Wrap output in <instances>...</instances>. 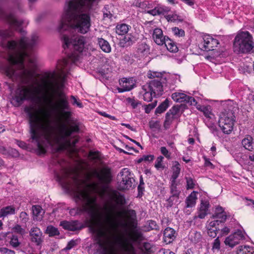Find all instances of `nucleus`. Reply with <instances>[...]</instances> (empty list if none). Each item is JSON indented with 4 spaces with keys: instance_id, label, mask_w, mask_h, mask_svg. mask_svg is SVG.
Wrapping results in <instances>:
<instances>
[{
    "instance_id": "f257e3e1",
    "label": "nucleus",
    "mask_w": 254,
    "mask_h": 254,
    "mask_svg": "<svg viewBox=\"0 0 254 254\" xmlns=\"http://www.w3.org/2000/svg\"><path fill=\"white\" fill-rule=\"evenodd\" d=\"M37 39L38 37L34 36L31 39L23 37L18 43H8V60L12 65L5 72L9 77L19 76L32 82L17 89L12 102L18 106L24 100H30L41 105L30 115L29 123L32 141L36 144L38 153L42 154L49 146L56 151L66 149L70 145L67 138L77 127L60 124L54 116L68 106L67 98L62 91L65 76L64 69L67 64V60L59 61L57 70L45 73L40 81L33 77L31 68L35 65L36 59L27 49L34 46Z\"/></svg>"
},
{
    "instance_id": "f03ea898",
    "label": "nucleus",
    "mask_w": 254,
    "mask_h": 254,
    "mask_svg": "<svg viewBox=\"0 0 254 254\" xmlns=\"http://www.w3.org/2000/svg\"><path fill=\"white\" fill-rule=\"evenodd\" d=\"M93 177L102 183H109L112 180L111 170L107 167H103L99 171L94 170L86 173L84 178L74 176L70 181L67 180L69 175L65 171L62 176L58 175L56 178L65 190L73 193L77 200L82 201L83 211L87 212L91 216L94 233L100 237L114 236L118 234V229L122 227L131 239L136 240L139 234L135 230V211H126L120 208L124 200L122 196L116 194L113 199L119 208L110 204H106L101 208L96 203L97 196L103 197L106 189L100 188L98 184L93 182L91 179Z\"/></svg>"
},
{
    "instance_id": "7ed1b4c3",
    "label": "nucleus",
    "mask_w": 254,
    "mask_h": 254,
    "mask_svg": "<svg viewBox=\"0 0 254 254\" xmlns=\"http://www.w3.org/2000/svg\"><path fill=\"white\" fill-rule=\"evenodd\" d=\"M98 0H66L59 25V31L72 28L84 34L90 30L91 20L86 12L95 4Z\"/></svg>"
},
{
    "instance_id": "20e7f679",
    "label": "nucleus",
    "mask_w": 254,
    "mask_h": 254,
    "mask_svg": "<svg viewBox=\"0 0 254 254\" xmlns=\"http://www.w3.org/2000/svg\"><path fill=\"white\" fill-rule=\"evenodd\" d=\"M234 48L235 51L238 52H250L254 48L252 36L247 31H240L235 37Z\"/></svg>"
},
{
    "instance_id": "39448f33",
    "label": "nucleus",
    "mask_w": 254,
    "mask_h": 254,
    "mask_svg": "<svg viewBox=\"0 0 254 254\" xmlns=\"http://www.w3.org/2000/svg\"><path fill=\"white\" fill-rule=\"evenodd\" d=\"M62 39L64 43V48H68L72 46L74 50L82 53L86 50H88L90 45L86 41L85 37L77 34H64L63 36Z\"/></svg>"
},
{
    "instance_id": "423d86ee",
    "label": "nucleus",
    "mask_w": 254,
    "mask_h": 254,
    "mask_svg": "<svg viewBox=\"0 0 254 254\" xmlns=\"http://www.w3.org/2000/svg\"><path fill=\"white\" fill-rule=\"evenodd\" d=\"M116 246L112 247L106 254H135L132 245L124 235L116 237Z\"/></svg>"
},
{
    "instance_id": "0eeeda50",
    "label": "nucleus",
    "mask_w": 254,
    "mask_h": 254,
    "mask_svg": "<svg viewBox=\"0 0 254 254\" xmlns=\"http://www.w3.org/2000/svg\"><path fill=\"white\" fill-rule=\"evenodd\" d=\"M235 122L233 113L231 111H225L220 115L218 125L224 133L229 134L233 130Z\"/></svg>"
},
{
    "instance_id": "6e6552de",
    "label": "nucleus",
    "mask_w": 254,
    "mask_h": 254,
    "mask_svg": "<svg viewBox=\"0 0 254 254\" xmlns=\"http://www.w3.org/2000/svg\"><path fill=\"white\" fill-rule=\"evenodd\" d=\"M219 44V42L216 38L205 34L200 39L198 47L200 50L207 52L215 50Z\"/></svg>"
},
{
    "instance_id": "1a4fd4ad",
    "label": "nucleus",
    "mask_w": 254,
    "mask_h": 254,
    "mask_svg": "<svg viewBox=\"0 0 254 254\" xmlns=\"http://www.w3.org/2000/svg\"><path fill=\"white\" fill-rule=\"evenodd\" d=\"M119 176L121 177L120 188L121 190L128 189L131 187L134 182L133 174L127 168H124L120 172Z\"/></svg>"
},
{
    "instance_id": "9d476101",
    "label": "nucleus",
    "mask_w": 254,
    "mask_h": 254,
    "mask_svg": "<svg viewBox=\"0 0 254 254\" xmlns=\"http://www.w3.org/2000/svg\"><path fill=\"white\" fill-rule=\"evenodd\" d=\"M223 223L218 219L207 221L205 227L208 235L210 237L215 238Z\"/></svg>"
},
{
    "instance_id": "9b49d317",
    "label": "nucleus",
    "mask_w": 254,
    "mask_h": 254,
    "mask_svg": "<svg viewBox=\"0 0 254 254\" xmlns=\"http://www.w3.org/2000/svg\"><path fill=\"white\" fill-rule=\"evenodd\" d=\"M244 239V233L240 230H238L226 237L224 241V244L226 246L233 248L239 244L241 241Z\"/></svg>"
},
{
    "instance_id": "f8f14e48",
    "label": "nucleus",
    "mask_w": 254,
    "mask_h": 254,
    "mask_svg": "<svg viewBox=\"0 0 254 254\" xmlns=\"http://www.w3.org/2000/svg\"><path fill=\"white\" fill-rule=\"evenodd\" d=\"M172 99L176 102H183L186 101L191 105H196V101L192 97L187 96L184 92L179 91L174 92L172 94Z\"/></svg>"
},
{
    "instance_id": "ddd939ff",
    "label": "nucleus",
    "mask_w": 254,
    "mask_h": 254,
    "mask_svg": "<svg viewBox=\"0 0 254 254\" xmlns=\"http://www.w3.org/2000/svg\"><path fill=\"white\" fill-rule=\"evenodd\" d=\"M31 241L37 245H40L43 242V234L40 228L33 227L29 232Z\"/></svg>"
},
{
    "instance_id": "4468645a",
    "label": "nucleus",
    "mask_w": 254,
    "mask_h": 254,
    "mask_svg": "<svg viewBox=\"0 0 254 254\" xmlns=\"http://www.w3.org/2000/svg\"><path fill=\"white\" fill-rule=\"evenodd\" d=\"M120 87L118 88L119 92H123L132 89L134 85V82L131 78H123L120 80Z\"/></svg>"
},
{
    "instance_id": "2eb2a0df",
    "label": "nucleus",
    "mask_w": 254,
    "mask_h": 254,
    "mask_svg": "<svg viewBox=\"0 0 254 254\" xmlns=\"http://www.w3.org/2000/svg\"><path fill=\"white\" fill-rule=\"evenodd\" d=\"M147 85L149 87L154 96H160L162 94L163 86L161 82L160 81L152 80Z\"/></svg>"
},
{
    "instance_id": "dca6fc26",
    "label": "nucleus",
    "mask_w": 254,
    "mask_h": 254,
    "mask_svg": "<svg viewBox=\"0 0 254 254\" xmlns=\"http://www.w3.org/2000/svg\"><path fill=\"white\" fill-rule=\"evenodd\" d=\"M152 36L154 42L158 45H163L167 37L163 35L162 29L158 28L154 29Z\"/></svg>"
},
{
    "instance_id": "f3484780",
    "label": "nucleus",
    "mask_w": 254,
    "mask_h": 254,
    "mask_svg": "<svg viewBox=\"0 0 254 254\" xmlns=\"http://www.w3.org/2000/svg\"><path fill=\"white\" fill-rule=\"evenodd\" d=\"M152 7H148L147 9H145L146 13H149L153 16L157 15H163L167 14L170 10V8L168 7L162 5H159L151 9Z\"/></svg>"
},
{
    "instance_id": "a211bd4d",
    "label": "nucleus",
    "mask_w": 254,
    "mask_h": 254,
    "mask_svg": "<svg viewBox=\"0 0 254 254\" xmlns=\"http://www.w3.org/2000/svg\"><path fill=\"white\" fill-rule=\"evenodd\" d=\"M196 109L202 112L204 116L208 119L213 120L215 119V116L212 112L211 108L210 106H201L199 104L195 105Z\"/></svg>"
},
{
    "instance_id": "6ab92c4d",
    "label": "nucleus",
    "mask_w": 254,
    "mask_h": 254,
    "mask_svg": "<svg viewBox=\"0 0 254 254\" xmlns=\"http://www.w3.org/2000/svg\"><path fill=\"white\" fill-rule=\"evenodd\" d=\"M175 231L170 227L165 229L164 232V241L166 244H170L175 239Z\"/></svg>"
},
{
    "instance_id": "aec40b11",
    "label": "nucleus",
    "mask_w": 254,
    "mask_h": 254,
    "mask_svg": "<svg viewBox=\"0 0 254 254\" xmlns=\"http://www.w3.org/2000/svg\"><path fill=\"white\" fill-rule=\"evenodd\" d=\"M209 203L207 200H201L200 207L198 211L197 217L200 219L204 218L207 214Z\"/></svg>"
},
{
    "instance_id": "412c9836",
    "label": "nucleus",
    "mask_w": 254,
    "mask_h": 254,
    "mask_svg": "<svg viewBox=\"0 0 254 254\" xmlns=\"http://www.w3.org/2000/svg\"><path fill=\"white\" fill-rule=\"evenodd\" d=\"M147 76L149 78L160 81V82L165 80V73L164 72H157L155 71L149 70L147 73Z\"/></svg>"
},
{
    "instance_id": "4be33fe9",
    "label": "nucleus",
    "mask_w": 254,
    "mask_h": 254,
    "mask_svg": "<svg viewBox=\"0 0 254 254\" xmlns=\"http://www.w3.org/2000/svg\"><path fill=\"white\" fill-rule=\"evenodd\" d=\"M143 99L146 102H150L154 96L153 94L151 91L149 87L148 86L147 84L144 85L142 87V89L141 92Z\"/></svg>"
},
{
    "instance_id": "5701e85b",
    "label": "nucleus",
    "mask_w": 254,
    "mask_h": 254,
    "mask_svg": "<svg viewBox=\"0 0 254 254\" xmlns=\"http://www.w3.org/2000/svg\"><path fill=\"white\" fill-rule=\"evenodd\" d=\"M213 217L214 218L220 219L219 220L221 222H224L226 219V213L222 207L217 206L216 207Z\"/></svg>"
},
{
    "instance_id": "b1692460",
    "label": "nucleus",
    "mask_w": 254,
    "mask_h": 254,
    "mask_svg": "<svg viewBox=\"0 0 254 254\" xmlns=\"http://www.w3.org/2000/svg\"><path fill=\"white\" fill-rule=\"evenodd\" d=\"M242 144L244 147L249 150H254V142L252 136L247 135L242 141Z\"/></svg>"
},
{
    "instance_id": "393cba45",
    "label": "nucleus",
    "mask_w": 254,
    "mask_h": 254,
    "mask_svg": "<svg viewBox=\"0 0 254 254\" xmlns=\"http://www.w3.org/2000/svg\"><path fill=\"white\" fill-rule=\"evenodd\" d=\"M15 212V208L12 206L3 207L0 209V218H4L8 215L14 214Z\"/></svg>"
},
{
    "instance_id": "a878e982",
    "label": "nucleus",
    "mask_w": 254,
    "mask_h": 254,
    "mask_svg": "<svg viewBox=\"0 0 254 254\" xmlns=\"http://www.w3.org/2000/svg\"><path fill=\"white\" fill-rule=\"evenodd\" d=\"M32 212L34 219L37 221L42 220L44 212L40 206L34 205L32 207Z\"/></svg>"
},
{
    "instance_id": "bb28decb",
    "label": "nucleus",
    "mask_w": 254,
    "mask_h": 254,
    "mask_svg": "<svg viewBox=\"0 0 254 254\" xmlns=\"http://www.w3.org/2000/svg\"><path fill=\"white\" fill-rule=\"evenodd\" d=\"M97 43L101 49L105 53H109L111 51V47L109 42L103 38H98Z\"/></svg>"
},
{
    "instance_id": "cd10ccee",
    "label": "nucleus",
    "mask_w": 254,
    "mask_h": 254,
    "mask_svg": "<svg viewBox=\"0 0 254 254\" xmlns=\"http://www.w3.org/2000/svg\"><path fill=\"white\" fill-rule=\"evenodd\" d=\"M77 223V221H63L61 222L60 225L64 229L70 231H75L78 228Z\"/></svg>"
},
{
    "instance_id": "c85d7f7f",
    "label": "nucleus",
    "mask_w": 254,
    "mask_h": 254,
    "mask_svg": "<svg viewBox=\"0 0 254 254\" xmlns=\"http://www.w3.org/2000/svg\"><path fill=\"white\" fill-rule=\"evenodd\" d=\"M197 192L192 191L187 198L186 203L188 207H192L195 206L197 197Z\"/></svg>"
},
{
    "instance_id": "c756f323",
    "label": "nucleus",
    "mask_w": 254,
    "mask_h": 254,
    "mask_svg": "<svg viewBox=\"0 0 254 254\" xmlns=\"http://www.w3.org/2000/svg\"><path fill=\"white\" fill-rule=\"evenodd\" d=\"M164 44H165L167 50L170 52L176 53L178 51L176 44L168 37H167V39Z\"/></svg>"
},
{
    "instance_id": "7c9ffc66",
    "label": "nucleus",
    "mask_w": 254,
    "mask_h": 254,
    "mask_svg": "<svg viewBox=\"0 0 254 254\" xmlns=\"http://www.w3.org/2000/svg\"><path fill=\"white\" fill-rule=\"evenodd\" d=\"M171 192L172 195L170 197L169 200L172 202L175 201L174 203L176 204L179 202L178 200L179 199L178 196L179 194V191L177 190L176 182H172Z\"/></svg>"
},
{
    "instance_id": "2f4dec72",
    "label": "nucleus",
    "mask_w": 254,
    "mask_h": 254,
    "mask_svg": "<svg viewBox=\"0 0 254 254\" xmlns=\"http://www.w3.org/2000/svg\"><path fill=\"white\" fill-rule=\"evenodd\" d=\"M254 250L253 247L244 245L238 247L237 254H254Z\"/></svg>"
},
{
    "instance_id": "473e14b6",
    "label": "nucleus",
    "mask_w": 254,
    "mask_h": 254,
    "mask_svg": "<svg viewBox=\"0 0 254 254\" xmlns=\"http://www.w3.org/2000/svg\"><path fill=\"white\" fill-rule=\"evenodd\" d=\"M173 174L171 177L172 182H175L176 179L178 177L180 173V164L176 162L172 168Z\"/></svg>"
},
{
    "instance_id": "72a5a7b5",
    "label": "nucleus",
    "mask_w": 254,
    "mask_h": 254,
    "mask_svg": "<svg viewBox=\"0 0 254 254\" xmlns=\"http://www.w3.org/2000/svg\"><path fill=\"white\" fill-rule=\"evenodd\" d=\"M149 47L144 43L139 44L137 47V53L140 56H144L149 53Z\"/></svg>"
},
{
    "instance_id": "f704fd0d",
    "label": "nucleus",
    "mask_w": 254,
    "mask_h": 254,
    "mask_svg": "<svg viewBox=\"0 0 254 254\" xmlns=\"http://www.w3.org/2000/svg\"><path fill=\"white\" fill-rule=\"evenodd\" d=\"M129 30V26L126 24H119L116 27V32L118 34L123 35L127 34Z\"/></svg>"
},
{
    "instance_id": "c9c22d12",
    "label": "nucleus",
    "mask_w": 254,
    "mask_h": 254,
    "mask_svg": "<svg viewBox=\"0 0 254 254\" xmlns=\"http://www.w3.org/2000/svg\"><path fill=\"white\" fill-rule=\"evenodd\" d=\"M168 21L175 22L180 20V16H178L175 12L169 11L165 14H163Z\"/></svg>"
},
{
    "instance_id": "e433bc0d",
    "label": "nucleus",
    "mask_w": 254,
    "mask_h": 254,
    "mask_svg": "<svg viewBox=\"0 0 254 254\" xmlns=\"http://www.w3.org/2000/svg\"><path fill=\"white\" fill-rule=\"evenodd\" d=\"M169 107V101L166 99L163 103H162L156 109L155 112L156 114H160L166 111Z\"/></svg>"
},
{
    "instance_id": "4c0bfd02",
    "label": "nucleus",
    "mask_w": 254,
    "mask_h": 254,
    "mask_svg": "<svg viewBox=\"0 0 254 254\" xmlns=\"http://www.w3.org/2000/svg\"><path fill=\"white\" fill-rule=\"evenodd\" d=\"M164 157L162 156H158L155 163V167L157 170H163L165 168V166L163 163Z\"/></svg>"
},
{
    "instance_id": "58836bf2",
    "label": "nucleus",
    "mask_w": 254,
    "mask_h": 254,
    "mask_svg": "<svg viewBox=\"0 0 254 254\" xmlns=\"http://www.w3.org/2000/svg\"><path fill=\"white\" fill-rule=\"evenodd\" d=\"M46 233L48 234L50 236H54L58 235L59 232L57 228L52 226H49L46 230Z\"/></svg>"
},
{
    "instance_id": "ea45409f",
    "label": "nucleus",
    "mask_w": 254,
    "mask_h": 254,
    "mask_svg": "<svg viewBox=\"0 0 254 254\" xmlns=\"http://www.w3.org/2000/svg\"><path fill=\"white\" fill-rule=\"evenodd\" d=\"M220 249V241L219 240V237L216 238L212 245V251L215 252H218Z\"/></svg>"
},
{
    "instance_id": "a19ab883",
    "label": "nucleus",
    "mask_w": 254,
    "mask_h": 254,
    "mask_svg": "<svg viewBox=\"0 0 254 254\" xmlns=\"http://www.w3.org/2000/svg\"><path fill=\"white\" fill-rule=\"evenodd\" d=\"M154 159V156L153 155H144L142 157L140 158L138 161V163H141L143 161L145 162H152Z\"/></svg>"
},
{
    "instance_id": "79ce46f5",
    "label": "nucleus",
    "mask_w": 254,
    "mask_h": 254,
    "mask_svg": "<svg viewBox=\"0 0 254 254\" xmlns=\"http://www.w3.org/2000/svg\"><path fill=\"white\" fill-rule=\"evenodd\" d=\"M124 40L127 45H130L135 40V38L131 34H127L124 38Z\"/></svg>"
},
{
    "instance_id": "37998d69",
    "label": "nucleus",
    "mask_w": 254,
    "mask_h": 254,
    "mask_svg": "<svg viewBox=\"0 0 254 254\" xmlns=\"http://www.w3.org/2000/svg\"><path fill=\"white\" fill-rule=\"evenodd\" d=\"M173 34L178 37H183L185 35V32L183 30L178 27H173L172 29Z\"/></svg>"
},
{
    "instance_id": "c03bdc74",
    "label": "nucleus",
    "mask_w": 254,
    "mask_h": 254,
    "mask_svg": "<svg viewBox=\"0 0 254 254\" xmlns=\"http://www.w3.org/2000/svg\"><path fill=\"white\" fill-rule=\"evenodd\" d=\"M10 245L13 248H16L20 245L17 236L13 235L10 241Z\"/></svg>"
},
{
    "instance_id": "a18cd8bd",
    "label": "nucleus",
    "mask_w": 254,
    "mask_h": 254,
    "mask_svg": "<svg viewBox=\"0 0 254 254\" xmlns=\"http://www.w3.org/2000/svg\"><path fill=\"white\" fill-rule=\"evenodd\" d=\"M160 152L161 154L167 159H171V153L165 147H161L160 148Z\"/></svg>"
},
{
    "instance_id": "49530a36",
    "label": "nucleus",
    "mask_w": 254,
    "mask_h": 254,
    "mask_svg": "<svg viewBox=\"0 0 254 254\" xmlns=\"http://www.w3.org/2000/svg\"><path fill=\"white\" fill-rule=\"evenodd\" d=\"M12 230L14 232L18 233L21 234V235H23L25 233V230L21 228V227L19 225H15L13 228Z\"/></svg>"
},
{
    "instance_id": "de8ad7c7",
    "label": "nucleus",
    "mask_w": 254,
    "mask_h": 254,
    "mask_svg": "<svg viewBox=\"0 0 254 254\" xmlns=\"http://www.w3.org/2000/svg\"><path fill=\"white\" fill-rule=\"evenodd\" d=\"M89 158L92 160H97L100 158V153L98 152L91 151L89 153Z\"/></svg>"
},
{
    "instance_id": "09e8293b",
    "label": "nucleus",
    "mask_w": 254,
    "mask_h": 254,
    "mask_svg": "<svg viewBox=\"0 0 254 254\" xmlns=\"http://www.w3.org/2000/svg\"><path fill=\"white\" fill-rule=\"evenodd\" d=\"M157 105V102L155 101L151 104H149L145 107V112L146 113H149L150 111L154 109Z\"/></svg>"
},
{
    "instance_id": "8fccbe9b",
    "label": "nucleus",
    "mask_w": 254,
    "mask_h": 254,
    "mask_svg": "<svg viewBox=\"0 0 254 254\" xmlns=\"http://www.w3.org/2000/svg\"><path fill=\"white\" fill-rule=\"evenodd\" d=\"M187 189H192L194 186V183L193 180L190 178H187Z\"/></svg>"
},
{
    "instance_id": "3c124183",
    "label": "nucleus",
    "mask_w": 254,
    "mask_h": 254,
    "mask_svg": "<svg viewBox=\"0 0 254 254\" xmlns=\"http://www.w3.org/2000/svg\"><path fill=\"white\" fill-rule=\"evenodd\" d=\"M220 236L226 235L228 234L230 231V228L227 226H224V227H223L222 228L220 229Z\"/></svg>"
},
{
    "instance_id": "603ef678",
    "label": "nucleus",
    "mask_w": 254,
    "mask_h": 254,
    "mask_svg": "<svg viewBox=\"0 0 254 254\" xmlns=\"http://www.w3.org/2000/svg\"><path fill=\"white\" fill-rule=\"evenodd\" d=\"M76 245V242L74 240H71L69 242L66 247L63 250L68 251L72 249Z\"/></svg>"
},
{
    "instance_id": "864d4df0",
    "label": "nucleus",
    "mask_w": 254,
    "mask_h": 254,
    "mask_svg": "<svg viewBox=\"0 0 254 254\" xmlns=\"http://www.w3.org/2000/svg\"><path fill=\"white\" fill-rule=\"evenodd\" d=\"M193 234L194 235V237L193 239L192 238H191L192 241L197 242L201 239V235L200 232H194L193 233Z\"/></svg>"
},
{
    "instance_id": "5fc2aeb1",
    "label": "nucleus",
    "mask_w": 254,
    "mask_h": 254,
    "mask_svg": "<svg viewBox=\"0 0 254 254\" xmlns=\"http://www.w3.org/2000/svg\"><path fill=\"white\" fill-rule=\"evenodd\" d=\"M179 111V108L177 107H173L170 110L169 112L167 113V117L169 116L170 113H171L173 115H175L177 114Z\"/></svg>"
},
{
    "instance_id": "6e6d98bb",
    "label": "nucleus",
    "mask_w": 254,
    "mask_h": 254,
    "mask_svg": "<svg viewBox=\"0 0 254 254\" xmlns=\"http://www.w3.org/2000/svg\"><path fill=\"white\" fill-rule=\"evenodd\" d=\"M151 4L150 3H149L148 2H142L140 4V8H141L142 9H144V11L145 12H146L145 11V9H147V8L148 7H150L151 6Z\"/></svg>"
},
{
    "instance_id": "4d7b16f0",
    "label": "nucleus",
    "mask_w": 254,
    "mask_h": 254,
    "mask_svg": "<svg viewBox=\"0 0 254 254\" xmlns=\"http://www.w3.org/2000/svg\"><path fill=\"white\" fill-rule=\"evenodd\" d=\"M103 16L104 18H111L112 16V14L111 13V12L110 11H108V10H107L106 7L104 8V10L103 11Z\"/></svg>"
},
{
    "instance_id": "13d9d810",
    "label": "nucleus",
    "mask_w": 254,
    "mask_h": 254,
    "mask_svg": "<svg viewBox=\"0 0 254 254\" xmlns=\"http://www.w3.org/2000/svg\"><path fill=\"white\" fill-rule=\"evenodd\" d=\"M20 218L23 222H25L28 220L27 214L25 212H21L20 214Z\"/></svg>"
},
{
    "instance_id": "bf43d9fd",
    "label": "nucleus",
    "mask_w": 254,
    "mask_h": 254,
    "mask_svg": "<svg viewBox=\"0 0 254 254\" xmlns=\"http://www.w3.org/2000/svg\"><path fill=\"white\" fill-rule=\"evenodd\" d=\"M9 154L13 157H16L18 156V152L16 149L11 148L9 149Z\"/></svg>"
},
{
    "instance_id": "052dcab7",
    "label": "nucleus",
    "mask_w": 254,
    "mask_h": 254,
    "mask_svg": "<svg viewBox=\"0 0 254 254\" xmlns=\"http://www.w3.org/2000/svg\"><path fill=\"white\" fill-rule=\"evenodd\" d=\"M99 113L102 116L108 118L110 119L111 120H116V118L114 116H111V115L107 114L106 112H100Z\"/></svg>"
},
{
    "instance_id": "680f3d73",
    "label": "nucleus",
    "mask_w": 254,
    "mask_h": 254,
    "mask_svg": "<svg viewBox=\"0 0 254 254\" xmlns=\"http://www.w3.org/2000/svg\"><path fill=\"white\" fill-rule=\"evenodd\" d=\"M71 98L73 100V104L76 105L79 108L82 107V104L79 101H78L74 96H71Z\"/></svg>"
},
{
    "instance_id": "e2e57ef3",
    "label": "nucleus",
    "mask_w": 254,
    "mask_h": 254,
    "mask_svg": "<svg viewBox=\"0 0 254 254\" xmlns=\"http://www.w3.org/2000/svg\"><path fill=\"white\" fill-rule=\"evenodd\" d=\"M9 234V232H1L0 233V239L4 240L7 236Z\"/></svg>"
},
{
    "instance_id": "0e129e2a",
    "label": "nucleus",
    "mask_w": 254,
    "mask_h": 254,
    "mask_svg": "<svg viewBox=\"0 0 254 254\" xmlns=\"http://www.w3.org/2000/svg\"><path fill=\"white\" fill-rule=\"evenodd\" d=\"M204 159L205 160L204 164L206 166H208L210 167V168L213 167V164L210 162V161L208 159H207L205 157H204Z\"/></svg>"
},
{
    "instance_id": "69168bd1",
    "label": "nucleus",
    "mask_w": 254,
    "mask_h": 254,
    "mask_svg": "<svg viewBox=\"0 0 254 254\" xmlns=\"http://www.w3.org/2000/svg\"><path fill=\"white\" fill-rule=\"evenodd\" d=\"M9 22H10V24L13 26H17L18 23V22L17 21V20L14 18H12L11 20H10Z\"/></svg>"
},
{
    "instance_id": "338daca9",
    "label": "nucleus",
    "mask_w": 254,
    "mask_h": 254,
    "mask_svg": "<svg viewBox=\"0 0 254 254\" xmlns=\"http://www.w3.org/2000/svg\"><path fill=\"white\" fill-rule=\"evenodd\" d=\"M183 1L190 6H192L194 3V0H183Z\"/></svg>"
},
{
    "instance_id": "774afa93",
    "label": "nucleus",
    "mask_w": 254,
    "mask_h": 254,
    "mask_svg": "<svg viewBox=\"0 0 254 254\" xmlns=\"http://www.w3.org/2000/svg\"><path fill=\"white\" fill-rule=\"evenodd\" d=\"M69 59L73 63H75L78 60V56H75L74 55H72L69 57Z\"/></svg>"
}]
</instances>
